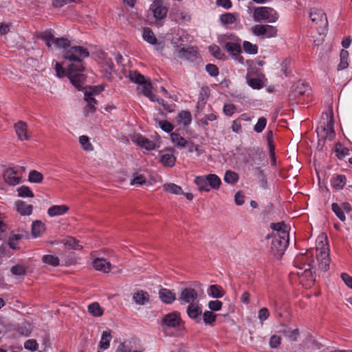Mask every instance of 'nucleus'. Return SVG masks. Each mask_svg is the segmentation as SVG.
I'll return each instance as SVG.
<instances>
[{
  "mask_svg": "<svg viewBox=\"0 0 352 352\" xmlns=\"http://www.w3.org/2000/svg\"><path fill=\"white\" fill-rule=\"evenodd\" d=\"M89 56V52L87 48L71 45L63 54V58L70 63L67 65L68 78L78 90L82 88L85 80V76L82 74L85 71L83 59Z\"/></svg>",
  "mask_w": 352,
  "mask_h": 352,
  "instance_id": "obj_1",
  "label": "nucleus"
},
{
  "mask_svg": "<svg viewBox=\"0 0 352 352\" xmlns=\"http://www.w3.org/2000/svg\"><path fill=\"white\" fill-rule=\"evenodd\" d=\"M314 254L309 251L305 254L298 255L294 261V265L296 268V274L298 277L300 283L305 288L312 287L316 280Z\"/></svg>",
  "mask_w": 352,
  "mask_h": 352,
  "instance_id": "obj_2",
  "label": "nucleus"
},
{
  "mask_svg": "<svg viewBox=\"0 0 352 352\" xmlns=\"http://www.w3.org/2000/svg\"><path fill=\"white\" fill-rule=\"evenodd\" d=\"M324 239V242L322 240L318 241L317 250L319 253L317 254V260L319 270L327 272L330 265L329 248L327 236Z\"/></svg>",
  "mask_w": 352,
  "mask_h": 352,
  "instance_id": "obj_3",
  "label": "nucleus"
},
{
  "mask_svg": "<svg viewBox=\"0 0 352 352\" xmlns=\"http://www.w3.org/2000/svg\"><path fill=\"white\" fill-rule=\"evenodd\" d=\"M25 168L22 166H12L5 170L3 173L4 181L10 186H16L21 182L23 174Z\"/></svg>",
  "mask_w": 352,
  "mask_h": 352,
  "instance_id": "obj_4",
  "label": "nucleus"
},
{
  "mask_svg": "<svg viewBox=\"0 0 352 352\" xmlns=\"http://www.w3.org/2000/svg\"><path fill=\"white\" fill-rule=\"evenodd\" d=\"M253 17L255 21H266L269 23H274L278 19V14L271 8L259 7L254 10Z\"/></svg>",
  "mask_w": 352,
  "mask_h": 352,
  "instance_id": "obj_5",
  "label": "nucleus"
},
{
  "mask_svg": "<svg viewBox=\"0 0 352 352\" xmlns=\"http://www.w3.org/2000/svg\"><path fill=\"white\" fill-rule=\"evenodd\" d=\"M289 244V236L283 232V236H274L271 243L272 253L278 259L282 257Z\"/></svg>",
  "mask_w": 352,
  "mask_h": 352,
  "instance_id": "obj_6",
  "label": "nucleus"
},
{
  "mask_svg": "<svg viewBox=\"0 0 352 352\" xmlns=\"http://www.w3.org/2000/svg\"><path fill=\"white\" fill-rule=\"evenodd\" d=\"M311 22L315 24L318 31L323 32L328 25L325 13L320 9L311 8L309 13Z\"/></svg>",
  "mask_w": 352,
  "mask_h": 352,
  "instance_id": "obj_7",
  "label": "nucleus"
},
{
  "mask_svg": "<svg viewBox=\"0 0 352 352\" xmlns=\"http://www.w3.org/2000/svg\"><path fill=\"white\" fill-rule=\"evenodd\" d=\"M327 123L324 126H321L320 128H318L317 133L318 135H321L322 138L324 140L329 139V140H332L336 135L333 129L334 122L332 116L329 118L327 114Z\"/></svg>",
  "mask_w": 352,
  "mask_h": 352,
  "instance_id": "obj_8",
  "label": "nucleus"
},
{
  "mask_svg": "<svg viewBox=\"0 0 352 352\" xmlns=\"http://www.w3.org/2000/svg\"><path fill=\"white\" fill-rule=\"evenodd\" d=\"M198 297L197 292L195 289L190 287H186L183 289L180 293L178 300L181 304H195L194 302L197 300Z\"/></svg>",
  "mask_w": 352,
  "mask_h": 352,
  "instance_id": "obj_9",
  "label": "nucleus"
},
{
  "mask_svg": "<svg viewBox=\"0 0 352 352\" xmlns=\"http://www.w3.org/2000/svg\"><path fill=\"white\" fill-rule=\"evenodd\" d=\"M181 318L177 312H173L164 316L162 320V326L169 328H176L179 326Z\"/></svg>",
  "mask_w": 352,
  "mask_h": 352,
  "instance_id": "obj_10",
  "label": "nucleus"
},
{
  "mask_svg": "<svg viewBox=\"0 0 352 352\" xmlns=\"http://www.w3.org/2000/svg\"><path fill=\"white\" fill-rule=\"evenodd\" d=\"M153 16L157 19H162L166 16L168 8L163 6L162 0H155L151 5Z\"/></svg>",
  "mask_w": 352,
  "mask_h": 352,
  "instance_id": "obj_11",
  "label": "nucleus"
},
{
  "mask_svg": "<svg viewBox=\"0 0 352 352\" xmlns=\"http://www.w3.org/2000/svg\"><path fill=\"white\" fill-rule=\"evenodd\" d=\"M186 311L188 316L197 323H199L201 322L202 310L198 304L195 303L189 305L187 307Z\"/></svg>",
  "mask_w": 352,
  "mask_h": 352,
  "instance_id": "obj_12",
  "label": "nucleus"
},
{
  "mask_svg": "<svg viewBox=\"0 0 352 352\" xmlns=\"http://www.w3.org/2000/svg\"><path fill=\"white\" fill-rule=\"evenodd\" d=\"M311 88L309 85L299 80L292 86V91L295 96H301L309 94Z\"/></svg>",
  "mask_w": 352,
  "mask_h": 352,
  "instance_id": "obj_13",
  "label": "nucleus"
},
{
  "mask_svg": "<svg viewBox=\"0 0 352 352\" xmlns=\"http://www.w3.org/2000/svg\"><path fill=\"white\" fill-rule=\"evenodd\" d=\"M16 133L21 140H28L30 139L28 135V125L23 121H19L14 124Z\"/></svg>",
  "mask_w": 352,
  "mask_h": 352,
  "instance_id": "obj_14",
  "label": "nucleus"
},
{
  "mask_svg": "<svg viewBox=\"0 0 352 352\" xmlns=\"http://www.w3.org/2000/svg\"><path fill=\"white\" fill-rule=\"evenodd\" d=\"M84 99L87 102V105L84 109L85 116L94 113L96 111V105L98 103L95 98L91 96L90 93H85Z\"/></svg>",
  "mask_w": 352,
  "mask_h": 352,
  "instance_id": "obj_15",
  "label": "nucleus"
},
{
  "mask_svg": "<svg viewBox=\"0 0 352 352\" xmlns=\"http://www.w3.org/2000/svg\"><path fill=\"white\" fill-rule=\"evenodd\" d=\"M94 267L98 271L108 273L111 271V265L104 258H97L93 261Z\"/></svg>",
  "mask_w": 352,
  "mask_h": 352,
  "instance_id": "obj_16",
  "label": "nucleus"
},
{
  "mask_svg": "<svg viewBox=\"0 0 352 352\" xmlns=\"http://www.w3.org/2000/svg\"><path fill=\"white\" fill-rule=\"evenodd\" d=\"M16 211L23 216L30 215L32 212L33 206L27 204L25 202L19 200L15 203Z\"/></svg>",
  "mask_w": 352,
  "mask_h": 352,
  "instance_id": "obj_17",
  "label": "nucleus"
},
{
  "mask_svg": "<svg viewBox=\"0 0 352 352\" xmlns=\"http://www.w3.org/2000/svg\"><path fill=\"white\" fill-rule=\"evenodd\" d=\"M159 296L162 301L166 304L172 303L176 298L175 294L166 288H162Z\"/></svg>",
  "mask_w": 352,
  "mask_h": 352,
  "instance_id": "obj_18",
  "label": "nucleus"
},
{
  "mask_svg": "<svg viewBox=\"0 0 352 352\" xmlns=\"http://www.w3.org/2000/svg\"><path fill=\"white\" fill-rule=\"evenodd\" d=\"M223 47L227 52L230 53L231 55L237 56L241 52V47L240 43L234 41L226 42L223 44Z\"/></svg>",
  "mask_w": 352,
  "mask_h": 352,
  "instance_id": "obj_19",
  "label": "nucleus"
},
{
  "mask_svg": "<svg viewBox=\"0 0 352 352\" xmlns=\"http://www.w3.org/2000/svg\"><path fill=\"white\" fill-rule=\"evenodd\" d=\"M177 122L179 125L188 126L192 122V116L188 111H182L176 118Z\"/></svg>",
  "mask_w": 352,
  "mask_h": 352,
  "instance_id": "obj_20",
  "label": "nucleus"
},
{
  "mask_svg": "<svg viewBox=\"0 0 352 352\" xmlns=\"http://www.w3.org/2000/svg\"><path fill=\"white\" fill-rule=\"evenodd\" d=\"M69 210V207L66 205H55L51 206L48 210L47 214L50 217H56L63 215Z\"/></svg>",
  "mask_w": 352,
  "mask_h": 352,
  "instance_id": "obj_21",
  "label": "nucleus"
},
{
  "mask_svg": "<svg viewBox=\"0 0 352 352\" xmlns=\"http://www.w3.org/2000/svg\"><path fill=\"white\" fill-rule=\"evenodd\" d=\"M281 327H283V329L280 331L281 333H283L292 341H297L300 334L298 329L292 330L285 324H282Z\"/></svg>",
  "mask_w": 352,
  "mask_h": 352,
  "instance_id": "obj_22",
  "label": "nucleus"
},
{
  "mask_svg": "<svg viewBox=\"0 0 352 352\" xmlns=\"http://www.w3.org/2000/svg\"><path fill=\"white\" fill-rule=\"evenodd\" d=\"M135 142L141 147L148 151L153 150L155 148V144L153 141L149 140L142 135H138Z\"/></svg>",
  "mask_w": 352,
  "mask_h": 352,
  "instance_id": "obj_23",
  "label": "nucleus"
},
{
  "mask_svg": "<svg viewBox=\"0 0 352 352\" xmlns=\"http://www.w3.org/2000/svg\"><path fill=\"white\" fill-rule=\"evenodd\" d=\"M237 18V14L226 12L220 16L219 21L223 25H228L236 22Z\"/></svg>",
  "mask_w": 352,
  "mask_h": 352,
  "instance_id": "obj_24",
  "label": "nucleus"
},
{
  "mask_svg": "<svg viewBox=\"0 0 352 352\" xmlns=\"http://www.w3.org/2000/svg\"><path fill=\"white\" fill-rule=\"evenodd\" d=\"M170 153L162 154L160 157V162L166 166L173 167L175 164L176 157L173 155V149L170 148Z\"/></svg>",
  "mask_w": 352,
  "mask_h": 352,
  "instance_id": "obj_25",
  "label": "nucleus"
},
{
  "mask_svg": "<svg viewBox=\"0 0 352 352\" xmlns=\"http://www.w3.org/2000/svg\"><path fill=\"white\" fill-rule=\"evenodd\" d=\"M45 224L40 220H36L32 225V234L34 238L40 236L45 231Z\"/></svg>",
  "mask_w": 352,
  "mask_h": 352,
  "instance_id": "obj_26",
  "label": "nucleus"
},
{
  "mask_svg": "<svg viewBox=\"0 0 352 352\" xmlns=\"http://www.w3.org/2000/svg\"><path fill=\"white\" fill-rule=\"evenodd\" d=\"M112 339L111 330L104 331L101 336L99 342V346L104 350L107 349L110 346V342Z\"/></svg>",
  "mask_w": 352,
  "mask_h": 352,
  "instance_id": "obj_27",
  "label": "nucleus"
},
{
  "mask_svg": "<svg viewBox=\"0 0 352 352\" xmlns=\"http://www.w3.org/2000/svg\"><path fill=\"white\" fill-rule=\"evenodd\" d=\"M346 182V178L344 175H338L331 179V184L333 188L341 190L344 188Z\"/></svg>",
  "mask_w": 352,
  "mask_h": 352,
  "instance_id": "obj_28",
  "label": "nucleus"
},
{
  "mask_svg": "<svg viewBox=\"0 0 352 352\" xmlns=\"http://www.w3.org/2000/svg\"><path fill=\"white\" fill-rule=\"evenodd\" d=\"M133 299L137 304L143 305L148 302L149 295L147 292L140 290L133 294Z\"/></svg>",
  "mask_w": 352,
  "mask_h": 352,
  "instance_id": "obj_29",
  "label": "nucleus"
},
{
  "mask_svg": "<svg viewBox=\"0 0 352 352\" xmlns=\"http://www.w3.org/2000/svg\"><path fill=\"white\" fill-rule=\"evenodd\" d=\"M179 56L188 60H193L197 56V52L193 47L181 48L178 51Z\"/></svg>",
  "mask_w": 352,
  "mask_h": 352,
  "instance_id": "obj_30",
  "label": "nucleus"
},
{
  "mask_svg": "<svg viewBox=\"0 0 352 352\" xmlns=\"http://www.w3.org/2000/svg\"><path fill=\"white\" fill-rule=\"evenodd\" d=\"M225 292L223 288L217 285H212L208 289V295L214 298H219L224 296Z\"/></svg>",
  "mask_w": 352,
  "mask_h": 352,
  "instance_id": "obj_31",
  "label": "nucleus"
},
{
  "mask_svg": "<svg viewBox=\"0 0 352 352\" xmlns=\"http://www.w3.org/2000/svg\"><path fill=\"white\" fill-rule=\"evenodd\" d=\"M270 228L273 230L278 231V234L275 235L274 236H283V232H285L287 236H289L288 232H287V225L283 222H278V223H271Z\"/></svg>",
  "mask_w": 352,
  "mask_h": 352,
  "instance_id": "obj_32",
  "label": "nucleus"
},
{
  "mask_svg": "<svg viewBox=\"0 0 352 352\" xmlns=\"http://www.w3.org/2000/svg\"><path fill=\"white\" fill-rule=\"evenodd\" d=\"M195 183L198 186L200 191L209 192L210 190V188L209 187L206 176L197 177L195 179Z\"/></svg>",
  "mask_w": 352,
  "mask_h": 352,
  "instance_id": "obj_33",
  "label": "nucleus"
},
{
  "mask_svg": "<svg viewBox=\"0 0 352 352\" xmlns=\"http://www.w3.org/2000/svg\"><path fill=\"white\" fill-rule=\"evenodd\" d=\"M208 185L210 188L218 189L220 187L221 181L220 178L215 174H209L206 175Z\"/></svg>",
  "mask_w": 352,
  "mask_h": 352,
  "instance_id": "obj_34",
  "label": "nucleus"
},
{
  "mask_svg": "<svg viewBox=\"0 0 352 352\" xmlns=\"http://www.w3.org/2000/svg\"><path fill=\"white\" fill-rule=\"evenodd\" d=\"M142 93L151 101H155L156 96L152 92V85L150 82L142 85Z\"/></svg>",
  "mask_w": 352,
  "mask_h": 352,
  "instance_id": "obj_35",
  "label": "nucleus"
},
{
  "mask_svg": "<svg viewBox=\"0 0 352 352\" xmlns=\"http://www.w3.org/2000/svg\"><path fill=\"white\" fill-rule=\"evenodd\" d=\"M53 44L57 47V48H62L63 49V52H65L67 48L69 47L71 45V42L69 40H68L66 38H56L54 36V41Z\"/></svg>",
  "mask_w": 352,
  "mask_h": 352,
  "instance_id": "obj_36",
  "label": "nucleus"
},
{
  "mask_svg": "<svg viewBox=\"0 0 352 352\" xmlns=\"http://www.w3.org/2000/svg\"><path fill=\"white\" fill-rule=\"evenodd\" d=\"M25 237L23 234H14L11 235L8 239V245L12 250H18L19 248L17 246L19 241Z\"/></svg>",
  "mask_w": 352,
  "mask_h": 352,
  "instance_id": "obj_37",
  "label": "nucleus"
},
{
  "mask_svg": "<svg viewBox=\"0 0 352 352\" xmlns=\"http://www.w3.org/2000/svg\"><path fill=\"white\" fill-rule=\"evenodd\" d=\"M164 190L175 195L184 194L182 188L175 184H165L163 185Z\"/></svg>",
  "mask_w": 352,
  "mask_h": 352,
  "instance_id": "obj_38",
  "label": "nucleus"
},
{
  "mask_svg": "<svg viewBox=\"0 0 352 352\" xmlns=\"http://www.w3.org/2000/svg\"><path fill=\"white\" fill-rule=\"evenodd\" d=\"M340 62L338 65V70H343L348 67L349 52L346 50H342L340 53Z\"/></svg>",
  "mask_w": 352,
  "mask_h": 352,
  "instance_id": "obj_39",
  "label": "nucleus"
},
{
  "mask_svg": "<svg viewBox=\"0 0 352 352\" xmlns=\"http://www.w3.org/2000/svg\"><path fill=\"white\" fill-rule=\"evenodd\" d=\"M171 141L179 147H186L188 145V142L185 138L180 136L179 134L173 132L170 133Z\"/></svg>",
  "mask_w": 352,
  "mask_h": 352,
  "instance_id": "obj_40",
  "label": "nucleus"
},
{
  "mask_svg": "<svg viewBox=\"0 0 352 352\" xmlns=\"http://www.w3.org/2000/svg\"><path fill=\"white\" fill-rule=\"evenodd\" d=\"M142 36L146 42L151 45L157 43V38L153 31L149 28H144Z\"/></svg>",
  "mask_w": 352,
  "mask_h": 352,
  "instance_id": "obj_41",
  "label": "nucleus"
},
{
  "mask_svg": "<svg viewBox=\"0 0 352 352\" xmlns=\"http://www.w3.org/2000/svg\"><path fill=\"white\" fill-rule=\"evenodd\" d=\"M63 243L68 249L80 250L82 248V245L79 244V241L72 236L65 239Z\"/></svg>",
  "mask_w": 352,
  "mask_h": 352,
  "instance_id": "obj_42",
  "label": "nucleus"
},
{
  "mask_svg": "<svg viewBox=\"0 0 352 352\" xmlns=\"http://www.w3.org/2000/svg\"><path fill=\"white\" fill-rule=\"evenodd\" d=\"M88 311L94 317H99L103 314V309L98 302H93L88 306Z\"/></svg>",
  "mask_w": 352,
  "mask_h": 352,
  "instance_id": "obj_43",
  "label": "nucleus"
},
{
  "mask_svg": "<svg viewBox=\"0 0 352 352\" xmlns=\"http://www.w3.org/2000/svg\"><path fill=\"white\" fill-rule=\"evenodd\" d=\"M247 82L248 85L255 89H260L264 86L263 81L258 78L247 76Z\"/></svg>",
  "mask_w": 352,
  "mask_h": 352,
  "instance_id": "obj_44",
  "label": "nucleus"
},
{
  "mask_svg": "<svg viewBox=\"0 0 352 352\" xmlns=\"http://www.w3.org/2000/svg\"><path fill=\"white\" fill-rule=\"evenodd\" d=\"M216 319H217V315L213 314L210 311H206L203 314V320L206 324H209V325L212 326L214 324V322L216 321Z\"/></svg>",
  "mask_w": 352,
  "mask_h": 352,
  "instance_id": "obj_45",
  "label": "nucleus"
},
{
  "mask_svg": "<svg viewBox=\"0 0 352 352\" xmlns=\"http://www.w3.org/2000/svg\"><path fill=\"white\" fill-rule=\"evenodd\" d=\"M331 209L340 221H345V214L341 205H339L337 203H333L331 204Z\"/></svg>",
  "mask_w": 352,
  "mask_h": 352,
  "instance_id": "obj_46",
  "label": "nucleus"
},
{
  "mask_svg": "<svg viewBox=\"0 0 352 352\" xmlns=\"http://www.w3.org/2000/svg\"><path fill=\"white\" fill-rule=\"evenodd\" d=\"M210 95V89L208 86H204L201 87L198 100L200 101L201 104H206L207 100Z\"/></svg>",
  "mask_w": 352,
  "mask_h": 352,
  "instance_id": "obj_47",
  "label": "nucleus"
},
{
  "mask_svg": "<svg viewBox=\"0 0 352 352\" xmlns=\"http://www.w3.org/2000/svg\"><path fill=\"white\" fill-rule=\"evenodd\" d=\"M38 38L43 40L48 47L52 46V43H53L54 41V34L51 32V31H45L41 33V34L38 36Z\"/></svg>",
  "mask_w": 352,
  "mask_h": 352,
  "instance_id": "obj_48",
  "label": "nucleus"
},
{
  "mask_svg": "<svg viewBox=\"0 0 352 352\" xmlns=\"http://www.w3.org/2000/svg\"><path fill=\"white\" fill-rule=\"evenodd\" d=\"M43 179V176L41 173L37 170H31L29 173L28 180L32 183H41Z\"/></svg>",
  "mask_w": 352,
  "mask_h": 352,
  "instance_id": "obj_49",
  "label": "nucleus"
},
{
  "mask_svg": "<svg viewBox=\"0 0 352 352\" xmlns=\"http://www.w3.org/2000/svg\"><path fill=\"white\" fill-rule=\"evenodd\" d=\"M129 78L132 82L141 85L146 82L144 76L136 71L131 72Z\"/></svg>",
  "mask_w": 352,
  "mask_h": 352,
  "instance_id": "obj_50",
  "label": "nucleus"
},
{
  "mask_svg": "<svg viewBox=\"0 0 352 352\" xmlns=\"http://www.w3.org/2000/svg\"><path fill=\"white\" fill-rule=\"evenodd\" d=\"M79 142L85 151H91L94 146L89 142V138L87 135H81L79 138Z\"/></svg>",
  "mask_w": 352,
  "mask_h": 352,
  "instance_id": "obj_51",
  "label": "nucleus"
},
{
  "mask_svg": "<svg viewBox=\"0 0 352 352\" xmlns=\"http://www.w3.org/2000/svg\"><path fill=\"white\" fill-rule=\"evenodd\" d=\"M155 122L165 132L170 133L174 129L173 125L167 120H160L158 119H155Z\"/></svg>",
  "mask_w": 352,
  "mask_h": 352,
  "instance_id": "obj_52",
  "label": "nucleus"
},
{
  "mask_svg": "<svg viewBox=\"0 0 352 352\" xmlns=\"http://www.w3.org/2000/svg\"><path fill=\"white\" fill-rule=\"evenodd\" d=\"M42 261L43 263L52 266H57L59 265L58 257L54 255H44L42 258Z\"/></svg>",
  "mask_w": 352,
  "mask_h": 352,
  "instance_id": "obj_53",
  "label": "nucleus"
},
{
  "mask_svg": "<svg viewBox=\"0 0 352 352\" xmlns=\"http://www.w3.org/2000/svg\"><path fill=\"white\" fill-rule=\"evenodd\" d=\"M239 179L238 175L233 171L227 170L225 173L224 181L228 184H234Z\"/></svg>",
  "mask_w": 352,
  "mask_h": 352,
  "instance_id": "obj_54",
  "label": "nucleus"
},
{
  "mask_svg": "<svg viewBox=\"0 0 352 352\" xmlns=\"http://www.w3.org/2000/svg\"><path fill=\"white\" fill-rule=\"evenodd\" d=\"M243 48L245 52L250 54H256L258 52V47L249 41H244Z\"/></svg>",
  "mask_w": 352,
  "mask_h": 352,
  "instance_id": "obj_55",
  "label": "nucleus"
},
{
  "mask_svg": "<svg viewBox=\"0 0 352 352\" xmlns=\"http://www.w3.org/2000/svg\"><path fill=\"white\" fill-rule=\"evenodd\" d=\"M18 195L21 197H33L34 194L30 188L26 186H22L17 189Z\"/></svg>",
  "mask_w": 352,
  "mask_h": 352,
  "instance_id": "obj_56",
  "label": "nucleus"
},
{
  "mask_svg": "<svg viewBox=\"0 0 352 352\" xmlns=\"http://www.w3.org/2000/svg\"><path fill=\"white\" fill-rule=\"evenodd\" d=\"M267 124V120L264 117H261L258 118L256 124L254 126V130L258 133H261L264 129L265 128Z\"/></svg>",
  "mask_w": 352,
  "mask_h": 352,
  "instance_id": "obj_57",
  "label": "nucleus"
},
{
  "mask_svg": "<svg viewBox=\"0 0 352 352\" xmlns=\"http://www.w3.org/2000/svg\"><path fill=\"white\" fill-rule=\"evenodd\" d=\"M254 171L259 179L260 184L262 187L265 188L267 185V178L264 174V172L260 167H256Z\"/></svg>",
  "mask_w": 352,
  "mask_h": 352,
  "instance_id": "obj_58",
  "label": "nucleus"
},
{
  "mask_svg": "<svg viewBox=\"0 0 352 352\" xmlns=\"http://www.w3.org/2000/svg\"><path fill=\"white\" fill-rule=\"evenodd\" d=\"M10 272L16 276L24 275L26 274V268L22 265L17 264L11 267Z\"/></svg>",
  "mask_w": 352,
  "mask_h": 352,
  "instance_id": "obj_59",
  "label": "nucleus"
},
{
  "mask_svg": "<svg viewBox=\"0 0 352 352\" xmlns=\"http://www.w3.org/2000/svg\"><path fill=\"white\" fill-rule=\"evenodd\" d=\"M146 182V179L143 175L136 173L133 175V178L131 181V184L142 186Z\"/></svg>",
  "mask_w": 352,
  "mask_h": 352,
  "instance_id": "obj_60",
  "label": "nucleus"
},
{
  "mask_svg": "<svg viewBox=\"0 0 352 352\" xmlns=\"http://www.w3.org/2000/svg\"><path fill=\"white\" fill-rule=\"evenodd\" d=\"M103 90L104 87L102 85H98L86 88L85 93H90V96L94 97V96L99 94Z\"/></svg>",
  "mask_w": 352,
  "mask_h": 352,
  "instance_id": "obj_61",
  "label": "nucleus"
},
{
  "mask_svg": "<svg viewBox=\"0 0 352 352\" xmlns=\"http://www.w3.org/2000/svg\"><path fill=\"white\" fill-rule=\"evenodd\" d=\"M209 51L215 58L218 59H222L224 56V54L222 53L220 47L217 45L210 46Z\"/></svg>",
  "mask_w": 352,
  "mask_h": 352,
  "instance_id": "obj_62",
  "label": "nucleus"
},
{
  "mask_svg": "<svg viewBox=\"0 0 352 352\" xmlns=\"http://www.w3.org/2000/svg\"><path fill=\"white\" fill-rule=\"evenodd\" d=\"M55 71L56 72V75L59 78H62L65 76H68V70L66 72L65 69L63 67V65L60 63L56 62L54 67Z\"/></svg>",
  "mask_w": 352,
  "mask_h": 352,
  "instance_id": "obj_63",
  "label": "nucleus"
},
{
  "mask_svg": "<svg viewBox=\"0 0 352 352\" xmlns=\"http://www.w3.org/2000/svg\"><path fill=\"white\" fill-rule=\"evenodd\" d=\"M206 70L210 76L215 77L219 74V69L214 64H208L206 65Z\"/></svg>",
  "mask_w": 352,
  "mask_h": 352,
  "instance_id": "obj_64",
  "label": "nucleus"
}]
</instances>
